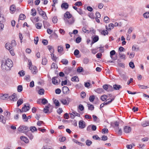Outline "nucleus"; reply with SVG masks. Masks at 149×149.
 Listing matches in <instances>:
<instances>
[{"label": "nucleus", "instance_id": "obj_37", "mask_svg": "<svg viewBox=\"0 0 149 149\" xmlns=\"http://www.w3.org/2000/svg\"><path fill=\"white\" fill-rule=\"evenodd\" d=\"M26 18V16L24 14H21L19 15V19L20 20H23Z\"/></svg>", "mask_w": 149, "mask_h": 149}, {"label": "nucleus", "instance_id": "obj_12", "mask_svg": "<svg viewBox=\"0 0 149 149\" xmlns=\"http://www.w3.org/2000/svg\"><path fill=\"white\" fill-rule=\"evenodd\" d=\"M72 15L68 11H67L64 15V18H68L69 19L70 18L72 17Z\"/></svg>", "mask_w": 149, "mask_h": 149}, {"label": "nucleus", "instance_id": "obj_24", "mask_svg": "<svg viewBox=\"0 0 149 149\" xmlns=\"http://www.w3.org/2000/svg\"><path fill=\"white\" fill-rule=\"evenodd\" d=\"M110 56L111 58L113 60H115L116 59V58H113V56L114 55V54H115L116 53V52L114 50H112L110 52Z\"/></svg>", "mask_w": 149, "mask_h": 149}, {"label": "nucleus", "instance_id": "obj_56", "mask_svg": "<svg viewBox=\"0 0 149 149\" xmlns=\"http://www.w3.org/2000/svg\"><path fill=\"white\" fill-rule=\"evenodd\" d=\"M79 51L77 49H76L74 50V54L75 56H76L79 54Z\"/></svg>", "mask_w": 149, "mask_h": 149}, {"label": "nucleus", "instance_id": "obj_49", "mask_svg": "<svg viewBox=\"0 0 149 149\" xmlns=\"http://www.w3.org/2000/svg\"><path fill=\"white\" fill-rule=\"evenodd\" d=\"M54 102L56 106H58L60 105V103L58 100L55 99L54 100Z\"/></svg>", "mask_w": 149, "mask_h": 149}, {"label": "nucleus", "instance_id": "obj_45", "mask_svg": "<svg viewBox=\"0 0 149 149\" xmlns=\"http://www.w3.org/2000/svg\"><path fill=\"white\" fill-rule=\"evenodd\" d=\"M30 130L32 132H33L35 131H36L37 130V129L35 127L33 126V127H30Z\"/></svg>", "mask_w": 149, "mask_h": 149}, {"label": "nucleus", "instance_id": "obj_8", "mask_svg": "<svg viewBox=\"0 0 149 149\" xmlns=\"http://www.w3.org/2000/svg\"><path fill=\"white\" fill-rule=\"evenodd\" d=\"M79 127L81 129H83L85 127V122L82 120H80L79 123Z\"/></svg>", "mask_w": 149, "mask_h": 149}, {"label": "nucleus", "instance_id": "obj_46", "mask_svg": "<svg viewBox=\"0 0 149 149\" xmlns=\"http://www.w3.org/2000/svg\"><path fill=\"white\" fill-rule=\"evenodd\" d=\"M88 105H89L88 107V109L89 110H90L91 111H92L94 110V107L93 105L91 104H88Z\"/></svg>", "mask_w": 149, "mask_h": 149}, {"label": "nucleus", "instance_id": "obj_14", "mask_svg": "<svg viewBox=\"0 0 149 149\" xmlns=\"http://www.w3.org/2000/svg\"><path fill=\"white\" fill-rule=\"evenodd\" d=\"M72 68L70 67H66L64 69V71L66 74H68L71 72L72 70Z\"/></svg>", "mask_w": 149, "mask_h": 149}, {"label": "nucleus", "instance_id": "obj_40", "mask_svg": "<svg viewBox=\"0 0 149 149\" xmlns=\"http://www.w3.org/2000/svg\"><path fill=\"white\" fill-rule=\"evenodd\" d=\"M77 11L81 15H82L84 13V12L80 8H78V10H77Z\"/></svg>", "mask_w": 149, "mask_h": 149}, {"label": "nucleus", "instance_id": "obj_20", "mask_svg": "<svg viewBox=\"0 0 149 149\" xmlns=\"http://www.w3.org/2000/svg\"><path fill=\"white\" fill-rule=\"evenodd\" d=\"M25 134L28 136L30 139L32 140L33 138V135L32 133L30 132H27L25 133Z\"/></svg>", "mask_w": 149, "mask_h": 149}, {"label": "nucleus", "instance_id": "obj_39", "mask_svg": "<svg viewBox=\"0 0 149 149\" xmlns=\"http://www.w3.org/2000/svg\"><path fill=\"white\" fill-rule=\"evenodd\" d=\"M61 62L63 64L67 65L68 63V61L66 59H63L61 61Z\"/></svg>", "mask_w": 149, "mask_h": 149}, {"label": "nucleus", "instance_id": "obj_25", "mask_svg": "<svg viewBox=\"0 0 149 149\" xmlns=\"http://www.w3.org/2000/svg\"><path fill=\"white\" fill-rule=\"evenodd\" d=\"M63 50V49L62 46L61 45L58 46V51L59 53L61 54Z\"/></svg>", "mask_w": 149, "mask_h": 149}, {"label": "nucleus", "instance_id": "obj_30", "mask_svg": "<svg viewBox=\"0 0 149 149\" xmlns=\"http://www.w3.org/2000/svg\"><path fill=\"white\" fill-rule=\"evenodd\" d=\"M31 15L34 16L36 15V12L35 8H32L31 10Z\"/></svg>", "mask_w": 149, "mask_h": 149}, {"label": "nucleus", "instance_id": "obj_2", "mask_svg": "<svg viewBox=\"0 0 149 149\" xmlns=\"http://www.w3.org/2000/svg\"><path fill=\"white\" fill-rule=\"evenodd\" d=\"M37 11L39 15L42 16L44 19H46L47 17L45 13L40 8H38Z\"/></svg>", "mask_w": 149, "mask_h": 149}, {"label": "nucleus", "instance_id": "obj_19", "mask_svg": "<svg viewBox=\"0 0 149 149\" xmlns=\"http://www.w3.org/2000/svg\"><path fill=\"white\" fill-rule=\"evenodd\" d=\"M30 109V107L29 106H26L25 105L22 108V111L26 112L29 111Z\"/></svg>", "mask_w": 149, "mask_h": 149}, {"label": "nucleus", "instance_id": "obj_59", "mask_svg": "<svg viewBox=\"0 0 149 149\" xmlns=\"http://www.w3.org/2000/svg\"><path fill=\"white\" fill-rule=\"evenodd\" d=\"M58 19H57V17H53L52 19V21L53 22L55 23H56L57 22Z\"/></svg>", "mask_w": 149, "mask_h": 149}, {"label": "nucleus", "instance_id": "obj_51", "mask_svg": "<svg viewBox=\"0 0 149 149\" xmlns=\"http://www.w3.org/2000/svg\"><path fill=\"white\" fill-rule=\"evenodd\" d=\"M113 89H114L113 87L109 85L107 91H113Z\"/></svg>", "mask_w": 149, "mask_h": 149}, {"label": "nucleus", "instance_id": "obj_61", "mask_svg": "<svg viewBox=\"0 0 149 149\" xmlns=\"http://www.w3.org/2000/svg\"><path fill=\"white\" fill-rule=\"evenodd\" d=\"M49 107L48 106H46L44 109V111L45 113H47L49 111Z\"/></svg>", "mask_w": 149, "mask_h": 149}, {"label": "nucleus", "instance_id": "obj_6", "mask_svg": "<svg viewBox=\"0 0 149 149\" xmlns=\"http://www.w3.org/2000/svg\"><path fill=\"white\" fill-rule=\"evenodd\" d=\"M1 63V68L3 70H10L8 67L4 62L3 61H2Z\"/></svg>", "mask_w": 149, "mask_h": 149}, {"label": "nucleus", "instance_id": "obj_64", "mask_svg": "<svg viewBox=\"0 0 149 149\" xmlns=\"http://www.w3.org/2000/svg\"><path fill=\"white\" fill-rule=\"evenodd\" d=\"M143 15L144 17L147 18L149 17V13H146L143 14Z\"/></svg>", "mask_w": 149, "mask_h": 149}, {"label": "nucleus", "instance_id": "obj_9", "mask_svg": "<svg viewBox=\"0 0 149 149\" xmlns=\"http://www.w3.org/2000/svg\"><path fill=\"white\" fill-rule=\"evenodd\" d=\"M69 4L66 2L63 3L61 5V8L62 9L66 10L68 9L69 7Z\"/></svg>", "mask_w": 149, "mask_h": 149}, {"label": "nucleus", "instance_id": "obj_34", "mask_svg": "<svg viewBox=\"0 0 149 149\" xmlns=\"http://www.w3.org/2000/svg\"><path fill=\"white\" fill-rule=\"evenodd\" d=\"M99 40V37L98 36H95L93 39V42H92V44L93 43Z\"/></svg>", "mask_w": 149, "mask_h": 149}, {"label": "nucleus", "instance_id": "obj_21", "mask_svg": "<svg viewBox=\"0 0 149 149\" xmlns=\"http://www.w3.org/2000/svg\"><path fill=\"white\" fill-rule=\"evenodd\" d=\"M20 139L22 140H23L26 143H28L29 142L28 139L26 137L22 136H20Z\"/></svg>", "mask_w": 149, "mask_h": 149}, {"label": "nucleus", "instance_id": "obj_4", "mask_svg": "<svg viewBox=\"0 0 149 149\" xmlns=\"http://www.w3.org/2000/svg\"><path fill=\"white\" fill-rule=\"evenodd\" d=\"M52 83L55 85H57L60 83V80L58 77H53L52 79Z\"/></svg>", "mask_w": 149, "mask_h": 149}, {"label": "nucleus", "instance_id": "obj_54", "mask_svg": "<svg viewBox=\"0 0 149 149\" xmlns=\"http://www.w3.org/2000/svg\"><path fill=\"white\" fill-rule=\"evenodd\" d=\"M89 62V59L88 58H85L83 60V63L84 64H87Z\"/></svg>", "mask_w": 149, "mask_h": 149}, {"label": "nucleus", "instance_id": "obj_50", "mask_svg": "<svg viewBox=\"0 0 149 149\" xmlns=\"http://www.w3.org/2000/svg\"><path fill=\"white\" fill-rule=\"evenodd\" d=\"M38 93L40 95H43L44 93V90L42 88L40 89L38 91Z\"/></svg>", "mask_w": 149, "mask_h": 149}, {"label": "nucleus", "instance_id": "obj_43", "mask_svg": "<svg viewBox=\"0 0 149 149\" xmlns=\"http://www.w3.org/2000/svg\"><path fill=\"white\" fill-rule=\"evenodd\" d=\"M143 127H145L149 125V121H146L142 124Z\"/></svg>", "mask_w": 149, "mask_h": 149}, {"label": "nucleus", "instance_id": "obj_1", "mask_svg": "<svg viewBox=\"0 0 149 149\" xmlns=\"http://www.w3.org/2000/svg\"><path fill=\"white\" fill-rule=\"evenodd\" d=\"M8 97L10 100H13V101H16L17 100V98L16 96V94L15 93H14L11 96H8L7 94H4L3 95L1 96L0 98L2 100L6 99Z\"/></svg>", "mask_w": 149, "mask_h": 149}, {"label": "nucleus", "instance_id": "obj_18", "mask_svg": "<svg viewBox=\"0 0 149 149\" xmlns=\"http://www.w3.org/2000/svg\"><path fill=\"white\" fill-rule=\"evenodd\" d=\"M6 118H5L3 116L1 115H0V122L3 124H5L6 123Z\"/></svg>", "mask_w": 149, "mask_h": 149}, {"label": "nucleus", "instance_id": "obj_57", "mask_svg": "<svg viewBox=\"0 0 149 149\" xmlns=\"http://www.w3.org/2000/svg\"><path fill=\"white\" fill-rule=\"evenodd\" d=\"M74 5L75 6H79L82 5V3L80 1H78L76 2L75 4Z\"/></svg>", "mask_w": 149, "mask_h": 149}, {"label": "nucleus", "instance_id": "obj_31", "mask_svg": "<svg viewBox=\"0 0 149 149\" xmlns=\"http://www.w3.org/2000/svg\"><path fill=\"white\" fill-rule=\"evenodd\" d=\"M4 114L5 116L6 115V120H7L8 119L10 114V113L8 112V111H6L4 112Z\"/></svg>", "mask_w": 149, "mask_h": 149}, {"label": "nucleus", "instance_id": "obj_36", "mask_svg": "<svg viewBox=\"0 0 149 149\" xmlns=\"http://www.w3.org/2000/svg\"><path fill=\"white\" fill-rule=\"evenodd\" d=\"M47 59L46 58H42V65H46L47 63Z\"/></svg>", "mask_w": 149, "mask_h": 149}, {"label": "nucleus", "instance_id": "obj_53", "mask_svg": "<svg viewBox=\"0 0 149 149\" xmlns=\"http://www.w3.org/2000/svg\"><path fill=\"white\" fill-rule=\"evenodd\" d=\"M108 130L107 128H104L102 129V132L103 134H105L108 132Z\"/></svg>", "mask_w": 149, "mask_h": 149}, {"label": "nucleus", "instance_id": "obj_63", "mask_svg": "<svg viewBox=\"0 0 149 149\" xmlns=\"http://www.w3.org/2000/svg\"><path fill=\"white\" fill-rule=\"evenodd\" d=\"M78 108L81 111H83L84 109V107L83 106L82 104H80L78 107Z\"/></svg>", "mask_w": 149, "mask_h": 149}, {"label": "nucleus", "instance_id": "obj_5", "mask_svg": "<svg viewBox=\"0 0 149 149\" xmlns=\"http://www.w3.org/2000/svg\"><path fill=\"white\" fill-rule=\"evenodd\" d=\"M4 62L6 64L10 69L13 66V62L10 59H7L5 61H4Z\"/></svg>", "mask_w": 149, "mask_h": 149}, {"label": "nucleus", "instance_id": "obj_44", "mask_svg": "<svg viewBox=\"0 0 149 149\" xmlns=\"http://www.w3.org/2000/svg\"><path fill=\"white\" fill-rule=\"evenodd\" d=\"M43 22H44V21H43ZM43 23L44 27L45 28H47V27L49 26H50V24L48 22H45V23Z\"/></svg>", "mask_w": 149, "mask_h": 149}, {"label": "nucleus", "instance_id": "obj_23", "mask_svg": "<svg viewBox=\"0 0 149 149\" xmlns=\"http://www.w3.org/2000/svg\"><path fill=\"white\" fill-rule=\"evenodd\" d=\"M57 68L58 66L56 64L54 63H52L51 67V69L55 70L56 69H57Z\"/></svg>", "mask_w": 149, "mask_h": 149}, {"label": "nucleus", "instance_id": "obj_22", "mask_svg": "<svg viewBox=\"0 0 149 149\" xmlns=\"http://www.w3.org/2000/svg\"><path fill=\"white\" fill-rule=\"evenodd\" d=\"M113 88L115 90H118L122 88V87L120 85H118L116 84H114L113 86Z\"/></svg>", "mask_w": 149, "mask_h": 149}, {"label": "nucleus", "instance_id": "obj_41", "mask_svg": "<svg viewBox=\"0 0 149 149\" xmlns=\"http://www.w3.org/2000/svg\"><path fill=\"white\" fill-rule=\"evenodd\" d=\"M109 100L107 102H104V105H107L109 104L110 103H111L113 100V99H108V100Z\"/></svg>", "mask_w": 149, "mask_h": 149}, {"label": "nucleus", "instance_id": "obj_11", "mask_svg": "<svg viewBox=\"0 0 149 149\" xmlns=\"http://www.w3.org/2000/svg\"><path fill=\"white\" fill-rule=\"evenodd\" d=\"M31 69H30L32 74H36L38 72L37 68L36 67L33 66L31 67Z\"/></svg>", "mask_w": 149, "mask_h": 149}, {"label": "nucleus", "instance_id": "obj_62", "mask_svg": "<svg viewBox=\"0 0 149 149\" xmlns=\"http://www.w3.org/2000/svg\"><path fill=\"white\" fill-rule=\"evenodd\" d=\"M77 71L79 72H83V69L81 67H79L77 69Z\"/></svg>", "mask_w": 149, "mask_h": 149}, {"label": "nucleus", "instance_id": "obj_47", "mask_svg": "<svg viewBox=\"0 0 149 149\" xmlns=\"http://www.w3.org/2000/svg\"><path fill=\"white\" fill-rule=\"evenodd\" d=\"M86 145L88 146H90L92 143V142L89 140H87L86 141Z\"/></svg>", "mask_w": 149, "mask_h": 149}, {"label": "nucleus", "instance_id": "obj_29", "mask_svg": "<svg viewBox=\"0 0 149 149\" xmlns=\"http://www.w3.org/2000/svg\"><path fill=\"white\" fill-rule=\"evenodd\" d=\"M47 48L51 53H54V49L52 46L50 45H48L47 46Z\"/></svg>", "mask_w": 149, "mask_h": 149}, {"label": "nucleus", "instance_id": "obj_16", "mask_svg": "<svg viewBox=\"0 0 149 149\" xmlns=\"http://www.w3.org/2000/svg\"><path fill=\"white\" fill-rule=\"evenodd\" d=\"M81 52L84 54H85L89 52V50L86 47H82L80 49Z\"/></svg>", "mask_w": 149, "mask_h": 149}, {"label": "nucleus", "instance_id": "obj_58", "mask_svg": "<svg viewBox=\"0 0 149 149\" xmlns=\"http://www.w3.org/2000/svg\"><path fill=\"white\" fill-rule=\"evenodd\" d=\"M81 38L80 37L77 38L76 39V41L77 43H80L81 41Z\"/></svg>", "mask_w": 149, "mask_h": 149}, {"label": "nucleus", "instance_id": "obj_32", "mask_svg": "<svg viewBox=\"0 0 149 149\" xmlns=\"http://www.w3.org/2000/svg\"><path fill=\"white\" fill-rule=\"evenodd\" d=\"M107 98V96L106 95H104L101 96L100 99L102 101H104L106 100Z\"/></svg>", "mask_w": 149, "mask_h": 149}, {"label": "nucleus", "instance_id": "obj_17", "mask_svg": "<svg viewBox=\"0 0 149 149\" xmlns=\"http://www.w3.org/2000/svg\"><path fill=\"white\" fill-rule=\"evenodd\" d=\"M131 130V128L129 126H125L124 128V131L125 133L130 132Z\"/></svg>", "mask_w": 149, "mask_h": 149}, {"label": "nucleus", "instance_id": "obj_27", "mask_svg": "<svg viewBox=\"0 0 149 149\" xmlns=\"http://www.w3.org/2000/svg\"><path fill=\"white\" fill-rule=\"evenodd\" d=\"M71 80L72 81H79V79L77 77L74 76L71 78Z\"/></svg>", "mask_w": 149, "mask_h": 149}, {"label": "nucleus", "instance_id": "obj_15", "mask_svg": "<svg viewBox=\"0 0 149 149\" xmlns=\"http://www.w3.org/2000/svg\"><path fill=\"white\" fill-rule=\"evenodd\" d=\"M13 46H12L11 43H7L5 45V47L6 48L10 50L11 49H12Z\"/></svg>", "mask_w": 149, "mask_h": 149}, {"label": "nucleus", "instance_id": "obj_28", "mask_svg": "<svg viewBox=\"0 0 149 149\" xmlns=\"http://www.w3.org/2000/svg\"><path fill=\"white\" fill-rule=\"evenodd\" d=\"M23 100L22 99H19L17 101V107H19L23 103Z\"/></svg>", "mask_w": 149, "mask_h": 149}, {"label": "nucleus", "instance_id": "obj_52", "mask_svg": "<svg viewBox=\"0 0 149 149\" xmlns=\"http://www.w3.org/2000/svg\"><path fill=\"white\" fill-rule=\"evenodd\" d=\"M129 65L130 67L132 68H134L135 67L134 63L132 62L131 61L129 63Z\"/></svg>", "mask_w": 149, "mask_h": 149}, {"label": "nucleus", "instance_id": "obj_26", "mask_svg": "<svg viewBox=\"0 0 149 149\" xmlns=\"http://www.w3.org/2000/svg\"><path fill=\"white\" fill-rule=\"evenodd\" d=\"M15 9L16 8L15 5H12L10 7V10L11 11L10 12L11 13H13V11H15Z\"/></svg>", "mask_w": 149, "mask_h": 149}, {"label": "nucleus", "instance_id": "obj_48", "mask_svg": "<svg viewBox=\"0 0 149 149\" xmlns=\"http://www.w3.org/2000/svg\"><path fill=\"white\" fill-rule=\"evenodd\" d=\"M22 86L21 85H19L17 87V91L18 92H20L22 90Z\"/></svg>", "mask_w": 149, "mask_h": 149}, {"label": "nucleus", "instance_id": "obj_42", "mask_svg": "<svg viewBox=\"0 0 149 149\" xmlns=\"http://www.w3.org/2000/svg\"><path fill=\"white\" fill-rule=\"evenodd\" d=\"M20 76L21 77L24 76L25 74V72L23 70L20 71L18 73Z\"/></svg>", "mask_w": 149, "mask_h": 149}, {"label": "nucleus", "instance_id": "obj_35", "mask_svg": "<svg viewBox=\"0 0 149 149\" xmlns=\"http://www.w3.org/2000/svg\"><path fill=\"white\" fill-rule=\"evenodd\" d=\"M36 28L38 29H40L42 26V24L41 23H38L36 25Z\"/></svg>", "mask_w": 149, "mask_h": 149}, {"label": "nucleus", "instance_id": "obj_7", "mask_svg": "<svg viewBox=\"0 0 149 149\" xmlns=\"http://www.w3.org/2000/svg\"><path fill=\"white\" fill-rule=\"evenodd\" d=\"M64 20L65 22H68L69 24H73L74 21V20L73 17L70 18L69 19L68 18H64Z\"/></svg>", "mask_w": 149, "mask_h": 149}, {"label": "nucleus", "instance_id": "obj_10", "mask_svg": "<svg viewBox=\"0 0 149 149\" xmlns=\"http://www.w3.org/2000/svg\"><path fill=\"white\" fill-rule=\"evenodd\" d=\"M70 100V98H67V99H63L61 100V103L65 105H68L69 104V102H68V101H69Z\"/></svg>", "mask_w": 149, "mask_h": 149}, {"label": "nucleus", "instance_id": "obj_13", "mask_svg": "<svg viewBox=\"0 0 149 149\" xmlns=\"http://www.w3.org/2000/svg\"><path fill=\"white\" fill-rule=\"evenodd\" d=\"M69 89L67 86H63L62 88V91L63 93L65 94L68 93L69 92Z\"/></svg>", "mask_w": 149, "mask_h": 149}, {"label": "nucleus", "instance_id": "obj_3", "mask_svg": "<svg viewBox=\"0 0 149 149\" xmlns=\"http://www.w3.org/2000/svg\"><path fill=\"white\" fill-rule=\"evenodd\" d=\"M18 130L22 132L26 133L28 131V127L24 125L20 126L18 128Z\"/></svg>", "mask_w": 149, "mask_h": 149}, {"label": "nucleus", "instance_id": "obj_38", "mask_svg": "<svg viewBox=\"0 0 149 149\" xmlns=\"http://www.w3.org/2000/svg\"><path fill=\"white\" fill-rule=\"evenodd\" d=\"M132 49L135 51H138L139 50V48L136 45H134L132 46Z\"/></svg>", "mask_w": 149, "mask_h": 149}, {"label": "nucleus", "instance_id": "obj_60", "mask_svg": "<svg viewBox=\"0 0 149 149\" xmlns=\"http://www.w3.org/2000/svg\"><path fill=\"white\" fill-rule=\"evenodd\" d=\"M109 18L107 16H105L104 17V21L106 23H108L109 22Z\"/></svg>", "mask_w": 149, "mask_h": 149}, {"label": "nucleus", "instance_id": "obj_55", "mask_svg": "<svg viewBox=\"0 0 149 149\" xmlns=\"http://www.w3.org/2000/svg\"><path fill=\"white\" fill-rule=\"evenodd\" d=\"M95 99V96L94 95H92L90 97L89 100L91 102H93Z\"/></svg>", "mask_w": 149, "mask_h": 149}, {"label": "nucleus", "instance_id": "obj_33", "mask_svg": "<svg viewBox=\"0 0 149 149\" xmlns=\"http://www.w3.org/2000/svg\"><path fill=\"white\" fill-rule=\"evenodd\" d=\"M95 91L98 93H101L103 91V90L102 88H98Z\"/></svg>", "mask_w": 149, "mask_h": 149}]
</instances>
